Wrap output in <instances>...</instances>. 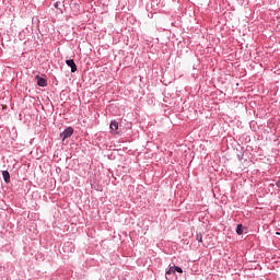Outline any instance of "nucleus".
<instances>
[{
    "label": "nucleus",
    "instance_id": "obj_1",
    "mask_svg": "<svg viewBox=\"0 0 280 280\" xmlns=\"http://www.w3.org/2000/svg\"><path fill=\"white\" fill-rule=\"evenodd\" d=\"M71 135H73V128L68 127L62 133H60V137L62 138V141H65V139H69Z\"/></svg>",
    "mask_w": 280,
    "mask_h": 280
},
{
    "label": "nucleus",
    "instance_id": "obj_2",
    "mask_svg": "<svg viewBox=\"0 0 280 280\" xmlns=\"http://www.w3.org/2000/svg\"><path fill=\"white\" fill-rule=\"evenodd\" d=\"M66 65L71 68L72 73H75V71H78V66L75 65V61H73V59L66 60Z\"/></svg>",
    "mask_w": 280,
    "mask_h": 280
},
{
    "label": "nucleus",
    "instance_id": "obj_3",
    "mask_svg": "<svg viewBox=\"0 0 280 280\" xmlns=\"http://www.w3.org/2000/svg\"><path fill=\"white\" fill-rule=\"evenodd\" d=\"M109 128H110V130H113L114 132H115L116 130H119V122H117V120H113V121L110 122V125H109Z\"/></svg>",
    "mask_w": 280,
    "mask_h": 280
},
{
    "label": "nucleus",
    "instance_id": "obj_4",
    "mask_svg": "<svg viewBox=\"0 0 280 280\" xmlns=\"http://www.w3.org/2000/svg\"><path fill=\"white\" fill-rule=\"evenodd\" d=\"M4 183H10V173L8 171L2 172Z\"/></svg>",
    "mask_w": 280,
    "mask_h": 280
},
{
    "label": "nucleus",
    "instance_id": "obj_5",
    "mask_svg": "<svg viewBox=\"0 0 280 280\" xmlns=\"http://www.w3.org/2000/svg\"><path fill=\"white\" fill-rule=\"evenodd\" d=\"M37 84H38V86H47V80H45L43 78H38Z\"/></svg>",
    "mask_w": 280,
    "mask_h": 280
},
{
    "label": "nucleus",
    "instance_id": "obj_6",
    "mask_svg": "<svg viewBox=\"0 0 280 280\" xmlns=\"http://www.w3.org/2000/svg\"><path fill=\"white\" fill-rule=\"evenodd\" d=\"M237 235H242L244 233V226L242 224H238L236 228Z\"/></svg>",
    "mask_w": 280,
    "mask_h": 280
},
{
    "label": "nucleus",
    "instance_id": "obj_7",
    "mask_svg": "<svg viewBox=\"0 0 280 280\" xmlns=\"http://www.w3.org/2000/svg\"><path fill=\"white\" fill-rule=\"evenodd\" d=\"M176 272L175 267H171L167 271L166 275H174Z\"/></svg>",
    "mask_w": 280,
    "mask_h": 280
},
{
    "label": "nucleus",
    "instance_id": "obj_8",
    "mask_svg": "<svg viewBox=\"0 0 280 280\" xmlns=\"http://www.w3.org/2000/svg\"><path fill=\"white\" fill-rule=\"evenodd\" d=\"M174 267H175V272H179V275H183V268L176 267V266Z\"/></svg>",
    "mask_w": 280,
    "mask_h": 280
},
{
    "label": "nucleus",
    "instance_id": "obj_9",
    "mask_svg": "<svg viewBox=\"0 0 280 280\" xmlns=\"http://www.w3.org/2000/svg\"><path fill=\"white\" fill-rule=\"evenodd\" d=\"M197 241L202 242V234H197Z\"/></svg>",
    "mask_w": 280,
    "mask_h": 280
},
{
    "label": "nucleus",
    "instance_id": "obj_10",
    "mask_svg": "<svg viewBox=\"0 0 280 280\" xmlns=\"http://www.w3.org/2000/svg\"><path fill=\"white\" fill-rule=\"evenodd\" d=\"M276 185H277V187H279V189H280V182L276 183Z\"/></svg>",
    "mask_w": 280,
    "mask_h": 280
},
{
    "label": "nucleus",
    "instance_id": "obj_11",
    "mask_svg": "<svg viewBox=\"0 0 280 280\" xmlns=\"http://www.w3.org/2000/svg\"><path fill=\"white\" fill-rule=\"evenodd\" d=\"M276 235H280V233H279V232H277V233H276Z\"/></svg>",
    "mask_w": 280,
    "mask_h": 280
}]
</instances>
